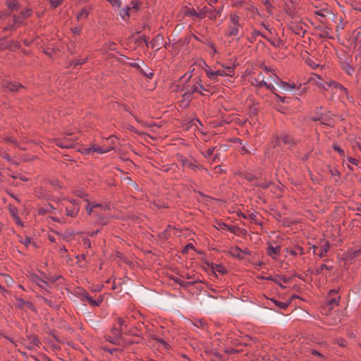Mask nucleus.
<instances>
[{"instance_id": "nucleus-47", "label": "nucleus", "mask_w": 361, "mask_h": 361, "mask_svg": "<svg viewBox=\"0 0 361 361\" xmlns=\"http://www.w3.org/2000/svg\"><path fill=\"white\" fill-rule=\"evenodd\" d=\"M334 149L337 151L341 155L343 154V150L338 146H334Z\"/></svg>"}, {"instance_id": "nucleus-23", "label": "nucleus", "mask_w": 361, "mask_h": 361, "mask_svg": "<svg viewBox=\"0 0 361 361\" xmlns=\"http://www.w3.org/2000/svg\"><path fill=\"white\" fill-rule=\"evenodd\" d=\"M355 48L361 52V33H357L355 41Z\"/></svg>"}, {"instance_id": "nucleus-40", "label": "nucleus", "mask_w": 361, "mask_h": 361, "mask_svg": "<svg viewBox=\"0 0 361 361\" xmlns=\"http://www.w3.org/2000/svg\"><path fill=\"white\" fill-rule=\"evenodd\" d=\"M51 209L54 210V208L51 205H49L47 209H40L39 212L40 213L47 212H50Z\"/></svg>"}, {"instance_id": "nucleus-11", "label": "nucleus", "mask_w": 361, "mask_h": 361, "mask_svg": "<svg viewBox=\"0 0 361 361\" xmlns=\"http://www.w3.org/2000/svg\"><path fill=\"white\" fill-rule=\"evenodd\" d=\"M329 247L330 245L327 242L321 245L320 248H318L316 246L312 247L314 253L318 255L319 257H324L329 251Z\"/></svg>"}, {"instance_id": "nucleus-33", "label": "nucleus", "mask_w": 361, "mask_h": 361, "mask_svg": "<svg viewBox=\"0 0 361 361\" xmlns=\"http://www.w3.org/2000/svg\"><path fill=\"white\" fill-rule=\"evenodd\" d=\"M23 18H22L21 16H13V23L15 25H20L21 23H22V20Z\"/></svg>"}, {"instance_id": "nucleus-14", "label": "nucleus", "mask_w": 361, "mask_h": 361, "mask_svg": "<svg viewBox=\"0 0 361 361\" xmlns=\"http://www.w3.org/2000/svg\"><path fill=\"white\" fill-rule=\"evenodd\" d=\"M117 326L120 329L121 332L126 333L128 331V321L123 318L118 317L117 319Z\"/></svg>"}, {"instance_id": "nucleus-54", "label": "nucleus", "mask_w": 361, "mask_h": 361, "mask_svg": "<svg viewBox=\"0 0 361 361\" xmlns=\"http://www.w3.org/2000/svg\"><path fill=\"white\" fill-rule=\"evenodd\" d=\"M32 342L35 345H37V346L39 345V344L40 343V342L39 341V340L37 338H33Z\"/></svg>"}, {"instance_id": "nucleus-30", "label": "nucleus", "mask_w": 361, "mask_h": 361, "mask_svg": "<svg viewBox=\"0 0 361 361\" xmlns=\"http://www.w3.org/2000/svg\"><path fill=\"white\" fill-rule=\"evenodd\" d=\"M63 0H50L51 6L54 8L58 7L63 3Z\"/></svg>"}, {"instance_id": "nucleus-37", "label": "nucleus", "mask_w": 361, "mask_h": 361, "mask_svg": "<svg viewBox=\"0 0 361 361\" xmlns=\"http://www.w3.org/2000/svg\"><path fill=\"white\" fill-rule=\"evenodd\" d=\"M324 269H330V268L326 264H322L317 269V273L319 274L323 271Z\"/></svg>"}, {"instance_id": "nucleus-4", "label": "nucleus", "mask_w": 361, "mask_h": 361, "mask_svg": "<svg viewBox=\"0 0 361 361\" xmlns=\"http://www.w3.org/2000/svg\"><path fill=\"white\" fill-rule=\"evenodd\" d=\"M327 86L330 88V92L333 97L343 98L344 96L347 95V89L334 80H329Z\"/></svg>"}, {"instance_id": "nucleus-59", "label": "nucleus", "mask_w": 361, "mask_h": 361, "mask_svg": "<svg viewBox=\"0 0 361 361\" xmlns=\"http://www.w3.org/2000/svg\"><path fill=\"white\" fill-rule=\"evenodd\" d=\"M44 301L47 304H48L49 306H52V302L51 301L47 300V299H44Z\"/></svg>"}, {"instance_id": "nucleus-27", "label": "nucleus", "mask_w": 361, "mask_h": 361, "mask_svg": "<svg viewBox=\"0 0 361 361\" xmlns=\"http://www.w3.org/2000/svg\"><path fill=\"white\" fill-rule=\"evenodd\" d=\"M231 252L233 256L237 257L238 258L242 259L243 257L242 254L243 250L239 247H235Z\"/></svg>"}, {"instance_id": "nucleus-6", "label": "nucleus", "mask_w": 361, "mask_h": 361, "mask_svg": "<svg viewBox=\"0 0 361 361\" xmlns=\"http://www.w3.org/2000/svg\"><path fill=\"white\" fill-rule=\"evenodd\" d=\"M272 80L283 91V92H290L294 90L296 88L295 84H288L286 82L282 81L277 76L272 78Z\"/></svg>"}, {"instance_id": "nucleus-13", "label": "nucleus", "mask_w": 361, "mask_h": 361, "mask_svg": "<svg viewBox=\"0 0 361 361\" xmlns=\"http://www.w3.org/2000/svg\"><path fill=\"white\" fill-rule=\"evenodd\" d=\"M2 86L4 89H6L9 91H17L19 87H23L20 84H18L17 82H11V81H4L2 84Z\"/></svg>"}, {"instance_id": "nucleus-5", "label": "nucleus", "mask_w": 361, "mask_h": 361, "mask_svg": "<svg viewBox=\"0 0 361 361\" xmlns=\"http://www.w3.org/2000/svg\"><path fill=\"white\" fill-rule=\"evenodd\" d=\"M182 90L186 91V92H189L191 95H192V94L194 92H199L200 94H202V90H205L203 87V86L197 81L195 83H192V84L190 83V84L185 85L183 87Z\"/></svg>"}, {"instance_id": "nucleus-17", "label": "nucleus", "mask_w": 361, "mask_h": 361, "mask_svg": "<svg viewBox=\"0 0 361 361\" xmlns=\"http://www.w3.org/2000/svg\"><path fill=\"white\" fill-rule=\"evenodd\" d=\"M233 68L231 67H227L226 71L225 70H217L216 71V73L217 74V76H231L233 73Z\"/></svg>"}, {"instance_id": "nucleus-41", "label": "nucleus", "mask_w": 361, "mask_h": 361, "mask_svg": "<svg viewBox=\"0 0 361 361\" xmlns=\"http://www.w3.org/2000/svg\"><path fill=\"white\" fill-rule=\"evenodd\" d=\"M142 74H144L146 77H147L148 78H152L154 75V73L151 71L147 73V72H145L144 71H142Z\"/></svg>"}, {"instance_id": "nucleus-49", "label": "nucleus", "mask_w": 361, "mask_h": 361, "mask_svg": "<svg viewBox=\"0 0 361 361\" xmlns=\"http://www.w3.org/2000/svg\"><path fill=\"white\" fill-rule=\"evenodd\" d=\"M348 160L350 163H352V164H357V161H358L356 159H355V158H352V157H349V158L348 159Z\"/></svg>"}, {"instance_id": "nucleus-51", "label": "nucleus", "mask_w": 361, "mask_h": 361, "mask_svg": "<svg viewBox=\"0 0 361 361\" xmlns=\"http://www.w3.org/2000/svg\"><path fill=\"white\" fill-rule=\"evenodd\" d=\"M8 15L4 12H0V20H4Z\"/></svg>"}, {"instance_id": "nucleus-55", "label": "nucleus", "mask_w": 361, "mask_h": 361, "mask_svg": "<svg viewBox=\"0 0 361 361\" xmlns=\"http://www.w3.org/2000/svg\"><path fill=\"white\" fill-rule=\"evenodd\" d=\"M290 255H292L293 256H297L298 254V252L296 250H290Z\"/></svg>"}, {"instance_id": "nucleus-62", "label": "nucleus", "mask_w": 361, "mask_h": 361, "mask_svg": "<svg viewBox=\"0 0 361 361\" xmlns=\"http://www.w3.org/2000/svg\"><path fill=\"white\" fill-rule=\"evenodd\" d=\"M297 249L300 251V255L303 254V249L301 247H298Z\"/></svg>"}, {"instance_id": "nucleus-35", "label": "nucleus", "mask_w": 361, "mask_h": 361, "mask_svg": "<svg viewBox=\"0 0 361 361\" xmlns=\"http://www.w3.org/2000/svg\"><path fill=\"white\" fill-rule=\"evenodd\" d=\"M273 302L281 309H286L288 305L286 302H279L276 300H273Z\"/></svg>"}, {"instance_id": "nucleus-46", "label": "nucleus", "mask_w": 361, "mask_h": 361, "mask_svg": "<svg viewBox=\"0 0 361 361\" xmlns=\"http://www.w3.org/2000/svg\"><path fill=\"white\" fill-rule=\"evenodd\" d=\"M16 223L20 226H23V222L20 221V219L18 218V216H15V219H14Z\"/></svg>"}, {"instance_id": "nucleus-10", "label": "nucleus", "mask_w": 361, "mask_h": 361, "mask_svg": "<svg viewBox=\"0 0 361 361\" xmlns=\"http://www.w3.org/2000/svg\"><path fill=\"white\" fill-rule=\"evenodd\" d=\"M281 247L280 245L274 246L271 243H269L267 247V252L272 259H276L277 257L281 253Z\"/></svg>"}, {"instance_id": "nucleus-42", "label": "nucleus", "mask_w": 361, "mask_h": 361, "mask_svg": "<svg viewBox=\"0 0 361 361\" xmlns=\"http://www.w3.org/2000/svg\"><path fill=\"white\" fill-rule=\"evenodd\" d=\"M32 280L37 283V285L38 286H39V284H41V283L39 281H44L43 279H39L37 276H35L34 278H32Z\"/></svg>"}, {"instance_id": "nucleus-18", "label": "nucleus", "mask_w": 361, "mask_h": 361, "mask_svg": "<svg viewBox=\"0 0 361 361\" xmlns=\"http://www.w3.org/2000/svg\"><path fill=\"white\" fill-rule=\"evenodd\" d=\"M111 332L114 336V340L111 341V342L114 343H115L116 341L120 338L121 334H123V332H121V331H120V329L116 326L112 328Z\"/></svg>"}, {"instance_id": "nucleus-22", "label": "nucleus", "mask_w": 361, "mask_h": 361, "mask_svg": "<svg viewBox=\"0 0 361 361\" xmlns=\"http://www.w3.org/2000/svg\"><path fill=\"white\" fill-rule=\"evenodd\" d=\"M212 268L214 272L217 271L221 274L226 272V268L221 264H214L212 265Z\"/></svg>"}, {"instance_id": "nucleus-44", "label": "nucleus", "mask_w": 361, "mask_h": 361, "mask_svg": "<svg viewBox=\"0 0 361 361\" xmlns=\"http://www.w3.org/2000/svg\"><path fill=\"white\" fill-rule=\"evenodd\" d=\"M183 164H184L185 166H188V167L191 168V169H195V168L196 167L195 165H193L192 163H190V161H185L183 163Z\"/></svg>"}, {"instance_id": "nucleus-8", "label": "nucleus", "mask_w": 361, "mask_h": 361, "mask_svg": "<svg viewBox=\"0 0 361 361\" xmlns=\"http://www.w3.org/2000/svg\"><path fill=\"white\" fill-rule=\"evenodd\" d=\"M114 147H106L104 145L99 146L97 145H92L90 148L85 149V153L90 154V152H98L99 154H104L113 149Z\"/></svg>"}, {"instance_id": "nucleus-31", "label": "nucleus", "mask_w": 361, "mask_h": 361, "mask_svg": "<svg viewBox=\"0 0 361 361\" xmlns=\"http://www.w3.org/2000/svg\"><path fill=\"white\" fill-rule=\"evenodd\" d=\"M214 150V148H209L206 149L204 152H202L203 155L207 158L210 157L212 155Z\"/></svg>"}, {"instance_id": "nucleus-57", "label": "nucleus", "mask_w": 361, "mask_h": 361, "mask_svg": "<svg viewBox=\"0 0 361 361\" xmlns=\"http://www.w3.org/2000/svg\"><path fill=\"white\" fill-rule=\"evenodd\" d=\"M243 255H249L250 254V252L247 249H245L244 250H243V252H242Z\"/></svg>"}, {"instance_id": "nucleus-25", "label": "nucleus", "mask_w": 361, "mask_h": 361, "mask_svg": "<svg viewBox=\"0 0 361 361\" xmlns=\"http://www.w3.org/2000/svg\"><path fill=\"white\" fill-rule=\"evenodd\" d=\"M88 14H89V13L87 11V8H82L81 10V11L77 16L78 20H80L83 18H86L88 16Z\"/></svg>"}, {"instance_id": "nucleus-16", "label": "nucleus", "mask_w": 361, "mask_h": 361, "mask_svg": "<svg viewBox=\"0 0 361 361\" xmlns=\"http://www.w3.org/2000/svg\"><path fill=\"white\" fill-rule=\"evenodd\" d=\"M102 299L100 296H99V298L97 299L94 300L90 295L87 296V299L85 300V302H87L92 307L99 306V304L102 302Z\"/></svg>"}, {"instance_id": "nucleus-58", "label": "nucleus", "mask_w": 361, "mask_h": 361, "mask_svg": "<svg viewBox=\"0 0 361 361\" xmlns=\"http://www.w3.org/2000/svg\"><path fill=\"white\" fill-rule=\"evenodd\" d=\"M83 63V61H80V60H78L75 61V66H78V65H80V64H82Z\"/></svg>"}, {"instance_id": "nucleus-20", "label": "nucleus", "mask_w": 361, "mask_h": 361, "mask_svg": "<svg viewBox=\"0 0 361 361\" xmlns=\"http://www.w3.org/2000/svg\"><path fill=\"white\" fill-rule=\"evenodd\" d=\"M329 82V80L326 81L319 77H318V80L316 82L319 87L324 88L326 91H330V88L327 86V83Z\"/></svg>"}, {"instance_id": "nucleus-28", "label": "nucleus", "mask_w": 361, "mask_h": 361, "mask_svg": "<svg viewBox=\"0 0 361 361\" xmlns=\"http://www.w3.org/2000/svg\"><path fill=\"white\" fill-rule=\"evenodd\" d=\"M78 294L79 298H80L82 301H85V300L87 299V296L89 295V294H88V293H87V291H85V290H80V291L78 293Z\"/></svg>"}, {"instance_id": "nucleus-64", "label": "nucleus", "mask_w": 361, "mask_h": 361, "mask_svg": "<svg viewBox=\"0 0 361 361\" xmlns=\"http://www.w3.org/2000/svg\"><path fill=\"white\" fill-rule=\"evenodd\" d=\"M329 293H330V295H333L334 294H336V290H331Z\"/></svg>"}, {"instance_id": "nucleus-38", "label": "nucleus", "mask_w": 361, "mask_h": 361, "mask_svg": "<svg viewBox=\"0 0 361 361\" xmlns=\"http://www.w3.org/2000/svg\"><path fill=\"white\" fill-rule=\"evenodd\" d=\"M97 211H98V212L100 213V214H102V215H103V216L106 217L105 221L107 222L108 221V215H107L106 212L108 210L101 209L100 208H98Z\"/></svg>"}, {"instance_id": "nucleus-3", "label": "nucleus", "mask_w": 361, "mask_h": 361, "mask_svg": "<svg viewBox=\"0 0 361 361\" xmlns=\"http://www.w3.org/2000/svg\"><path fill=\"white\" fill-rule=\"evenodd\" d=\"M242 26L243 23L240 17L235 13L231 14L230 23L226 30V35L228 37L237 36L239 33V30Z\"/></svg>"}, {"instance_id": "nucleus-24", "label": "nucleus", "mask_w": 361, "mask_h": 361, "mask_svg": "<svg viewBox=\"0 0 361 361\" xmlns=\"http://www.w3.org/2000/svg\"><path fill=\"white\" fill-rule=\"evenodd\" d=\"M343 69L349 75H352L354 73V68L348 63L343 65Z\"/></svg>"}, {"instance_id": "nucleus-45", "label": "nucleus", "mask_w": 361, "mask_h": 361, "mask_svg": "<svg viewBox=\"0 0 361 361\" xmlns=\"http://www.w3.org/2000/svg\"><path fill=\"white\" fill-rule=\"evenodd\" d=\"M205 323L203 321H197L195 325L197 327H203Z\"/></svg>"}, {"instance_id": "nucleus-48", "label": "nucleus", "mask_w": 361, "mask_h": 361, "mask_svg": "<svg viewBox=\"0 0 361 361\" xmlns=\"http://www.w3.org/2000/svg\"><path fill=\"white\" fill-rule=\"evenodd\" d=\"M72 30H73V32L76 35H78L80 32V28L77 27L73 28Z\"/></svg>"}, {"instance_id": "nucleus-60", "label": "nucleus", "mask_w": 361, "mask_h": 361, "mask_svg": "<svg viewBox=\"0 0 361 361\" xmlns=\"http://www.w3.org/2000/svg\"><path fill=\"white\" fill-rule=\"evenodd\" d=\"M312 354L318 356H321V354L317 350H312Z\"/></svg>"}, {"instance_id": "nucleus-39", "label": "nucleus", "mask_w": 361, "mask_h": 361, "mask_svg": "<svg viewBox=\"0 0 361 361\" xmlns=\"http://www.w3.org/2000/svg\"><path fill=\"white\" fill-rule=\"evenodd\" d=\"M31 13V11L30 10H26L25 11H22L20 13V16L23 18H27Z\"/></svg>"}, {"instance_id": "nucleus-9", "label": "nucleus", "mask_w": 361, "mask_h": 361, "mask_svg": "<svg viewBox=\"0 0 361 361\" xmlns=\"http://www.w3.org/2000/svg\"><path fill=\"white\" fill-rule=\"evenodd\" d=\"M139 9V4L137 2H132L131 5L126 6L125 9L121 11V15L123 19H125L126 16H129L133 12H136Z\"/></svg>"}, {"instance_id": "nucleus-7", "label": "nucleus", "mask_w": 361, "mask_h": 361, "mask_svg": "<svg viewBox=\"0 0 361 361\" xmlns=\"http://www.w3.org/2000/svg\"><path fill=\"white\" fill-rule=\"evenodd\" d=\"M71 204H72L71 207L66 206V215L71 217H73L77 215L80 210L79 204L75 200H73L70 201Z\"/></svg>"}, {"instance_id": "nucleus-19", "label": "nucleus", "mask_w": 361, "mask_h": 361, "mask_svg": "<svg viewBox=\"0 0 361 361\" xmlns=\"http://www.w3.org/2000/svg\"><path fill=\"white\" fill-rule=\"evenodd\" d=\"M313 120L315 121H320L322 124L330 125V122L328 121L326 115L321 114L320 116H315L313 117Z\"/></svg>"}, {"instance_id": "nucleus-12", "label": "nucleus", "mask_w": 361, "mask_h": 361, "mask_svg": "<svg viewBox=\"0 0 361 361\" xmlns=\"http://www.w3.org/2000/svg\"><path fill=\"white\" fill-rule=\"evenodd\" d=\"M257 81L258 82V85L259 87H266L267 90L271 91V92H274V90H276V88L275 87L271 85V84H268L265 80H264V77L263 75V74L260 73L257 75Z\"/></svg>"}, {"instance_id": "nucleus-63", "label": "nucleus", "mask_w": 361, "mask_h": 361, "mask_svg": "<svg viewBox=\"0 0 361 361\" xmlns=\"http://www.w3.org/2000/svg\"><path fill=\"white\" fill-rule=\"evenodd\" d=\"M51 183L54 185H59V181L58 180H54V181H52Z\"/></svg>"}, {"instance_id": "nucleus-2", "label": "nucleus", "mask_w": 361, "mask_h": 361, "mask_svg": "<svg viewBox=\"0 0 361 361\" xmlns=\"http://www.w3.org/2000/svg\"><path fill=\"white\" fill-rule=\"evenodd\" d=\"M100 208L101 209L104 210H109L110 207L109 204L102 205L100 204H97L95 202L92 203H87V205L86 206V211L88 214H93L94 216L97 217V221L99 224L102 225L106 224V221H105L106 217L103 216V215L100 214L99 212H98L97 209Z\"/></svg>"}, {"instance_id": "nucleus-32", "label": "nucleus", "mask_w": 361, "mask_h": 361, "mask_svg": "<svg viewBox=\"0 0 361 361\" xmlns=\"http://www.w3.org/2000/svg\"><path fill=\"white\" fill-rule=\"evenodd\" d=\"M39 282L41 283V284H39V287L41 288L47 290L50 288V286H49L48 281L44 280L43 281H39Z\"/></svg>"}, {"instance_id": "nucleus-15", "label": "nucleus", "mask_w": 361, "mask_h": 361, "mask_svg": "<svg viewBox=\"0 0 361 361\" xmlns=\"http://www.w3.org/2000/svg\"><path fill=\"white\" fill-rule=\"evenodd\" d=\"M192 99V95L184 91V94H183V99L180 101V105H182L184 107H186L189 104V102Z\"/></svg>"}, {"instance_id": "nucleus-1", "label": "nucleus", "mask_w": 361, "mask_h": 361, "mask_svg": "<svg viewBox=\"0 0 361 361\" xmlns=\"http://www.w3.org/2000/svg\"><path fill=\"white\" fill-rule=\"evenodd\" d=\"M78 137L70 130L64 132L63 136L54 140L55 144L61 148H71L74 146Z\"/></svg>"}, {"instance_id": "nucleus-56", "label": "nucleus", "mask_w": 361, "mask_h": 361, "mask_svg": "<svg viewBox=\"0 0 361 361\" xmlns=\"http://www.w3.org/2000/svg\"><path fill=\"white\" fill-rule=\"evenodd\" d=\"M218 0H208V4L209 5H212L214 4H215Z\"/></svg>"}, {"instance_id": "nucleus-34", "label": "nucleus", "mask_w": 361, "mask_h": 361, "mask_svg": "<svg viewBox=\"0 0 361 361\" xmlns=\"http://www.w3.org/2000/svg\"><path fill=\"white\" fill-rule=\"evenodd\" d=\"M338 303V300L337 298H333L328 301V304H329V305L331 306V308H332L333 306H334V305H337Z\"/></svg>"}, {"instance_id": "nucleus-50", "label": "nucleus", "mask_w": 361, "mask_h": 361, "mask_svg": "<svg viewBox=\"0 0 361 361\" xmlns=\"http://www.w3.org/2000/svg\"><path fill=\"white\" fill-rule=\"evenodd\" d=\"M78 195L80 197L83 198L85 201H87V199H85V197L87 196L86 194H84L82 192H78Z\"/></svg>"}, {"instance_id": "nucleus-36", "label": "nucleus", "mask_w": 361, "mask_h": 361, "mask_svg": "<svg viewBox=\"0 0 361 361\" xmlns=\"http://www.w3.org/2000/svg\"><path fill=\"white\" fill-rule=\"evenodd\" d=\"M219 229H224V230L228 229L231 231H233L232 228H230L227 224H226L224 223L219 224Z\"/></svg>"}, {"instance_id": "nucleus-26", "label": "nucleus", "mask_w": 361, "mask_h": 361, "mask_svg": "<svg viewBox=\"0 0 361 361\" xmlns=\"http://www.w3.org/2000/svg\"><path fill=\"white\" fill-rule=\"evenodd\" d=\"M279 142H283L285 145L290 144L292 143L293 140L290 136L288 135H283L280 140H279Z\"/></svg>"}, {"instance_id": "nucleus-52", "label": "nucleus", "mask_w": 361, "mask_h": 361, "mask_svg": "<svg viewBox=\"0 0 361 361\" xmlns=\"http://www.w3.org/2000/svg\"><path fill=\"white\" fill-rule=\"evenodd\" d=\"M11 214L13 219H15V216H18L16 214V210L15 209H11Z\"/></svg>"}, {"instance_id": "nucleus-53", "label": "nucleus", "mask_w": 361, "mask_h": 361, "mask_svg": "<svg viewBox=\"0 0 361 361\" xmlns=\"http://www.w3.org/2000/svg\"><path fill=\"white\" fill-rule=\"evenodd\" d=\"M115 47H116V44H115L114 43H110V44H109L108 48H109L110 50H114V49H116V48H115Z\"/></svg>"}, {"instance_id": "nucleus-29", "label": "nucleus", "mask_w": 361, "mask_h": 361, "mask_svg": "<svg viewBox=\"0 0 361 361\" xmlns=\"http://www.w3.org/2000/svg\"><path fill=\"white\" fill-rule=\"evenodd\" d=\"M7 5L11 9H17L18 3L16 0H10L8 1Z\"/></svg>"}, {"instance_id": "nucleus-43", "label": "nucleus", "mask_w": 361, "mask_h": 361, "mask_svg": "<svg viewBox=\"0 0 361 361\" xmlns=\"http://www.w3.org/2000/svg\"><path fill=\"white\" fill-rule=\"evenodd\" d=\"M21 242L25 245L27 246L30 244V238L28 237H26L24 240H21Z\"/></svg>"}, {"instance_id": "nucleus-21", "label": "nucleus", "mask_w": 361, "mask_h": 361, "mask_svg": "<svg viewBox=\"0 0 361 361\" xmlns=\"http://www.w3.org/2000/svg\"><path fill=\"white\" fill-rule=\"evenodd\" d=\"M206 74L210 80H214V81L218 80V79H217L218 76H217V74L216 73V71L209 69V70L206 71Z\"/></svg>"}, {"instance_id": "nucleus-61", "label": "nucleus", "mask_w": 361, "mask_h": 361, "mask_svg": "<svg viewBox=\"0 0 361 361\" xmlns=\"http://www.w3.org/2000/svg\"><path fill=\"white\" fill-rule=\"evenodd\" d=\"M221 10H222V8H220V9L217 10V11H216V13H216L218 16H219L221 15Z\"/></svg>"}]
</instances>
